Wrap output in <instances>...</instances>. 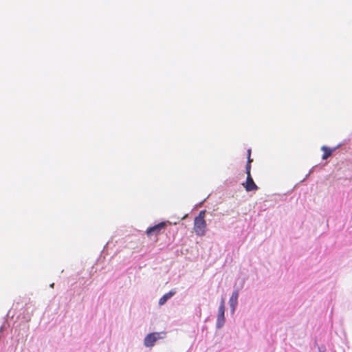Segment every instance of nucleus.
Listing matches in <instances>:
<instances>
[{"instance_id":"4","label":"nucleus","mask_w":352,"mask_h":352,"mask_svg":"<svg viewBox=\"0 0 352 352\" xmlns=\"http://www.w3.org/2000/svg\"><path fill=\"white\" fill-rule=\"evenodd\" d=\"M239 292L234 290L232 292V296L229 300V305L230 307L231 314H233L238 305Z\"/></svg>"},{"instance_id":"5","label":"nucleus","mask_w":352,"mask_h":352,"mask_svg":"<svg viewBox=\"0 0 352 352\" xmlns=\"http://www.w3.org/2000/svg\"><path fill=\"white\" fill-rule=\"evenodd\" d=\"M159 338L158 333H149L144 338V345L147 347L153 346Z\"/></svg>"},{"instance_id":"3","label":"nucleus","mask_w":352,"mask_h":352,"mask_svg":"<svg viewBox=\"0 0 352 352\" xmlns=\"http://www.w3.org/2000/svg\"><path fill=\"white\" fill-rule=\"evenodd\" d=\"M242 184L247 192L255 191L258 188L251 175H247L246 181Z\"/></svg>"},{"instance_id":"8","label":"nucleus","mask_w":352,"mask_h":352,"mask_svg":"<svg viewBox=\"0 0 352 352\" xmlns=\"http://www.w3.org/2000/svg\"><path fill=\"white\" fill-rule=\"evenodd\" d=\"M250 170H251V164H250V162H247V164L245 166V173L247 174V175H251Z\"/></svg>"},{"instance_id":"2","label":"nucleus","mask_w":352,"mask_h":352,"mask_svg":"<svg viewBox=\"0 0 352 352\" xmlns=\"http://www.w3.org/2000/svg\"><path fill=\"white\" fill-rule=\"evenodd\" d=\"M166 222H161L154 226L150 227L146 230V234L148 236H151L153 234L158 235L161 231L164 229L166 226Z\"/></svg>"},{"instance_id":"9","label":"nucleus","mask_w":352,"mask_h":352,"mask_svg":"<svg viewBox=\"0 0 352 352\" xmlns=\"http://www.w3.org/2000/svg\"><path fill=\"white\" fill-rule=\"evenodd\" d=\"M224 320H225L224 308H223V306L221 305V326L223 325Z\"/></svg>"},{"instance_id":"12","label":"nucleus","mask_w":352,"mask_h":352,"mask_svg":"<svg viewBox=\"0 0 352 352\" xmlns=\"http://www.w3.org/2000/svg\"><path fill=\"white\" fill-rule=\"evenodd\" d=\"M220 319V314L218 316V321ZM219 324V322H217V324Z\"/></svg>"},{"instance_id":"13","label":"nucleus","mask_w":352,"mask_h":352,"mask_svg":"<svg viewBox=\"0 0 352 352\" xmlns=\"http://www.w3.org/2000/svg\"><path fill=\"white\" fill-rule=\"evenodd\" d=\"M319 351L320 352H324V351H322L321 348H319Z\"/></svg>"},{"instance_id":"6","label":"nucleus","mask_w":352,"mask_h":352,"mask_svg":"<svg viewBox=\"0 0 352 352\" xmlns=\"http://www.w3.org/2000/svg\"><path fill=\"white\" fill-rule=\"evenodd\" d=\"M340 146H341V144H338L337 146L333 147V148H330L327 146H322L321 147V150L323 151L324 153L322 156V160L328 159L330 156H331L332 153L334 151H336V149L338 148Z\"/></svg>"},{"instance_id":"7","label":"nucleus","mask_w":352,"mask_h":352,"mask_svg":"<svg viewBox=\"0 0 352 352\" xmlns=\"http://www.w3.org/2000/svg\"><path fill=\"white\" fill-rule=\"evenodd\" d=\"M176 292L175 290H171L169 292L165 294L162 297H161L159 300V305H163L166 303V302L170 299Z\"/></svg>"},{"instance_id":"11","label":"nucleus","mask_w":352,"mask_h":352,"mask_svg":"<svg viewBox=\"0 0 352 352\" xmlns=\"http://www.w3.org/2000/svg\"><path fill=\"white\" fill-rule=\"evenodd\" d=\"M251 155V149H248V156H250Z\"/></svg>"},{"instance_id":"10","label":"nucleus","mask_w":352,"mask_h":352,"mask_svg":"<svg viewBox=\"0 0 352 352\" xmlns=\"http://www.w3.org/2000/svg\"><path fill=\"white\" fill-rule=\"evenodd\" d=\"M248 162H250V164L252 163V160L251 159L250 156H248Z\"/></svg>"},{"instance_id":"1","label":"nucleus","mask_w":352,"mask_h":352,"mask_svg":"<svg viewBox=\"0 0 352 352\" xmlns=\"http://www.w3.org/2000/svg\"><path fill=\"white\" fill-rule=\"evenodd\" d=\"M205 210L200 211L194 220V230L197 235L203 236L206 232V223L205 221Z\"/></svg>"}]
</instances>
